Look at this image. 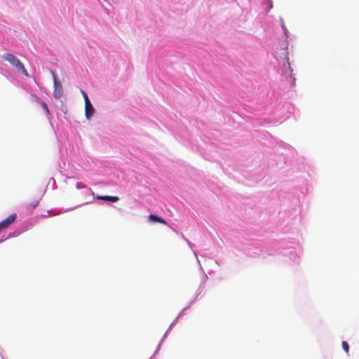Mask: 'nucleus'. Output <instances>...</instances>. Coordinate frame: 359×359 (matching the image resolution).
Returning <instances> with one entry per match:
<instances>
[{
    "label": "nucleus",
    "instance_id": "nucleus-3",
    "mask_svg": "<svg viewBox=\"0 0 359 359\" xmlns=\"http://www.w3.org/2000/svg\"><path fill=\"white\" fill-rule=\"evenodd\" d=\"M17 218L15 213L11 214L6 219L2 220L0 222V231L3 229H6L8 226L13 224Z\"/></svg>",
    "mask_w": 359,
    "mask_h": 359
},
{
    "label": "nucleus",
    "instance_id": "nucleus-4",
    "mask_svg": "<svg viewBox=\"0 0 359 359\" xmlns=\"http://www.w3.org/2000/svg\"><path fill=\"white\" fill-rule=\"evenodd\" d=\"M94 113V108L90 103V100H87L85 103V115L87 118H90Z\"/></svg>",
    "mask_w": 359,
    "mask_h": 359
},
{
    "label": "nucleus",
    "instance_id": "nucleus-11",
    "mask_svg": "<svg viewBox=\"0 0 359 359\" xmlns=\"http://www.w3.org/2000/svg\"><path fill=\"white\" fill-rule=\"evenodd\" d=\"M81 187H83V186H81V185H80V183H77V184H76V188H77V189H79V188H81Z\"/></svg>",
    "mask_w": 359,
    "mask_h": 359
},
{
    "label": "nucleus",
    "instance_id": "nucleus-7",
    "mask_svg": "<svg viewBox=\"0 0 359 359\" xmlns=\"http://www.w3.org/2000/svg\"><path fill=\"white\" fill-rule=\"evenodd\" d=\"M98 199L103 200V201H109L111 202H116L119 200V198L118 196H97Z\"/></svg>",
    "mask_w": 359,
    "mask_h": 359
},
{
    "label": "nucleus",
    "instance_id": "nucleus-1",
    "mask_svg": "<svg viewBox=\"0 0 359 359\" xmlns=\"http://www.w3.org/2000/svg\"><path fill=\"white\" fill-rule=\"evenodd\" d=\"M2 58L8 62L13 67H14L16 69H18V72H21L25 76H29V74L23 64L14 55L11 53H6L3 55Z\"/></svg>",
    "mask_w": 359,
    "mask_h": 359
},
{
    "label": "nucleus",
    "instance_id": "nucleus-10",
    "mask_svg": "<svg viewBox=\"0 0 359 359\" xmlns=\"http://www.w3.org/2000/svg\"><path fill=\"white\" fill-rule=\"evenodd\" d=\"M81 94L83 95V97L84 98V101H85V103H86L87 100H89L87 94L83 90H81Z\"/></svg>",
    "mask_w": 359,
    "mask_h": 359
},
{
    "label": "nucleus",
    "instance_id": "nucleus-6",
    "mask_svg": "<svg viewBox=\"0 0 359 359\" xmlns=\"http://www.w3.org/2000/svg\"><path fill=\"white\" fill-rule=\"evenodd\" d=\"M32 97L42 106L43 109L46 111V113L49 114V109L47 104L44 101L41 100L37 95H32Z\"/></svg>",
    "mask_w": 359,
    "mask_h": 359
},
{
    "label": "nucleus",
    "instance_id": "nucleus-8",
    "mask_svg": "<svg viewBox=\"0 0 359 359\" xmlns=\"http://www.w3.org/2000/svg\"><path fill=\"white\" fill-rule=\"evenodd\" d=\"M40 198L39 197H35L33 200H29L27 203V208L31 209H34L39 204Z\"/></svg>",
    "mask_w": 359,
    "mask_h": 359
},
{
    "label": "nucleus",
    "instance_id": "nucleus-5",
    "mask_svg": "<svg viewBox=\"0 0 359 359\" xmlns=\"http://www.w3.org/2000/svg\"><path fill=\"white\" fill-rule=\"evenodd\" d=\"M149 219L151 222H159V223L165 224V225L167 224V222L164 219L161 218V217H159L156 215H153V214L149 215Z\"/></svg>",
    "mask_w": 359,
    "mask_h": 359
},
{
    "label": "nucleus",
    "instance_id": "nucleus-9",
    "mask_svg": "<svg viewBox=\"0 0 359 359\" xmlns=\"http://www.w3.org/2000/svg\"><path fill=\"white\" fill-rule=\"evenodd\" d=\"M342 348L344 350V351L346 353H348V351H349V346L348 344V343L345 341H342Z\"/></svg>",
    "mask_w": 359,
    "mask_h": 359
},
{
    "label": "nucleus",
    "instance_id": "nucleus-2",
    "mask_svg": "<svg viewBox=\"0 0 359 359\" xmlns=\"http://www.w3.org/2000/svg\"><path fill=\"white\" fill-rule=\"evenodd\" d=\"M53 77V81H54V90H53V96L59 99L62 97L63 94V88L60 83V82L58 81L57 76L55 74L52 72Z\"/></svg>",
    "mask_w": 359,
    "mask_h": 359
}]
</instances>
